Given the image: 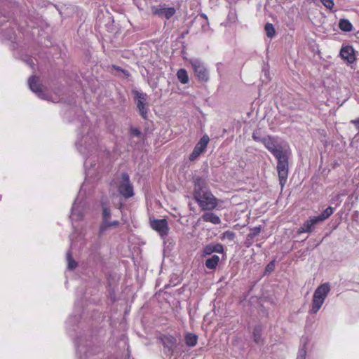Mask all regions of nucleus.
<instances>
[{"label": "nucleus", "instance_id": "nucleus-33", "mask_svg": "<svg viewBox=\"0 0 359 359\" xmlns=\"http://www.w3.org/2000/svg\"><path fill=\"white\" fill-rule=\"evenodd\" d=\"M236 237V233L231 231H226L222 233V240H228L233 241Z\"/></svg>", "mask_w": 359, "mask_h": 359}, {"label": "nucleus", "instance_id": "nucleus-21", "mask_svg": "<svg viewBox=\"0 0 359 359\" xmlns=\"http://www.w3.org/2000/svg\"><path fill=\"white\" fill-rule=\"evenodd\" d=\"M219 262V257L218 255H214L212 257L206 259L205 266L209 269H215Z\"/></svg>", "mask_w": 359, "mask_h": 359}, {"label": "nucleus", "instance_id": "nucleus-43", "mask_svg": "<svg viewBox=\"0 0 359 359\" xmlns=\"http://www.w3.org/2000/svg\"><path fill=\"white\" fill-rule=\"evenodd\" d=\"M201 17H203V18H205V20H207V18H207V15H206L205 14H203H203H201Z\"/></svg>", "mask_w": 359, "mask_h": 359}, {"label": "nucleus", "instance_id": "nucleus-15", "mask_svg": "<svg viewBox=\"0 0 359 359\" xmlns=\"http://www.w3.org/2000/svg\"><path fill=\"white\" fill-rule=\"evenodd\" d=\"M151 226L153 229L158 232L161 237H164L168 235L169 229L165 219H154L151 222Z\"/></svg>", "mask_w": 359, "mask_h": 359}, {"label": "nucleus", "instance_id": "nucleus-41", "mask_svg": "<svg viewBox=\"0 0 359 359\" xmlns=\"http://www.w3.org/2000/svg\"><path fill=\"white\" fill-rule=\"evenodd\" d=\"M218 0H210V3L213 5H216L217 4Z\"/></svg>", "mask_w": 359, "mask_h": 359}, {"label": "nucleus", "instance_id": "nucleus-31", "mask_svg": "<svg viewBox=\"0 0 359 359\" xmlns=\"http://www.w3.org/2000/svg\"><path fill=\"white\" fill-rule=\"evenodd\" d=\"M266 34L269 38H273L275 35L276 31L273 24L267 22L264 27Z\"/></svg>", "mask_w": 359, "mask_h": 359}, {"label": "nucleus", "instance_id": "nucleus-26", "mask_svg": "<svg viewBox=\"0 0 359 359\" xmlns=\"http://www.w3.org/2000/svg\"><path fill=\"white\" fill-rule=\"evenodd\" d=\"M262 327L261 325H257L253 330L254 341L256 344H261Z\"/></svg>", "mask_w": 359, "mask_h": 359}, {"label": "nucleus", "instance_id": "nucleus-14", "mask_svg": "<svg viewBox=\"0 0 359 359\" xmlns=\"http://www.w3.org/2000/svg\"><path fill=\"white\" fill-rule=\"evenodd\" d=\"M339 55L348 64H353L356 60L355 50L351 45H343L341 48Z\"/></svg>", "mask_w": 359, "mask_h": 359}, {"label": "nucleus", "instance_id": "nucleus-38", "mask_svg": "<svg viewBox=\"0 0 359 359\" xmlns=\"http://www.w3.org/2000/svg\"><path fill=\"white\" fill-rule=\"evenodd\" d=\"M202 29L203 32H207L209 29V25L206 22L205 24L202 25Z\"/></svg>", "mask_w": 359, "mask_h": 359}, {"label": "nucleus", "instance_id": "nucleus-23", "mask_svg": "<svg viewBox=\"0 0 359 359\" xmlns=\"http://www.w3.org/2000/svg\"><path fill=\"white\" fill-rule=\"evenodd\" d=\"M177 77L182 84H187L189 83V76L187 70L184 69H180L177 71Z\"/></svg>", "mask_w": 359, "mask_h": 359}, {"label": "nucleus", "instance_id": "nucleus-42", "mask_svg": "<svg viewBox=\"0 0 359 359\" xmlns=\"http://www.w3.org/2000/svg\"><path fill=\"white\" fill-rule=\"evenodd\" d=\"M77 310V308H75V311H74V314H79V313L80 312V309H78V311H76Z\"/></svg>", "mask_w": 359, "mask_h": 359}, {"label": "nucleus", "instance_id": "nucleus-24", "mask_svg": "<svg viewBox=\"0 0 359 359\" xmlns=\"http://www.w3.org/2000/svg\"><path fill=\"white\" fill-rule=\"evenodd\" d=\"M185 343L188 346L194 347L196 345L198 337L195 334L187 333L185 335Z\"/></svg>", "mask_w": 359, "mask_h": 359}, {"label": "nucleus", "instance_id": "nucleus-13", "mask_svg": "<svg viewBox=\"0 0 359 359\" xmlns=\"http://www.w3.org/2000/svg\"><path fill=\"white\" fill-rule=\"evenodd\" d=\"M210 138L207 135H204L194 147L193 151L189 156L191 161H195L207 148Z\"/></svg>", "mask_w": 359, "mask_h": 359}, {"label": "nucleus", "instance_id": "nucleus-18", "mask_svg": "<svg viewBox=\"0 0 359 359\" xmlns=\"http://www.w3.org/2000/svg\"><path fill=\"white\" fill-rule=\"evenodd\" d=\"M81 318L80 314H72L66 321V328L71 334V332H74L76 330V327L77 323H79Z\"/></svg>", "mask_w": 359, "mask_h": 359}, {"label": "nucleus", "instance_id": "nucleus-8", "mask_svg": "<svg viewBox=\"0 0 359 359\" xmlns=\"http://www.w3.org/2000/svg\"><path fill=\"white\" fill-rule=\"evenodd\" d=\"M260 141L275 157L290 149L288 145L278 142L277 139L271 136L263 137Z\"/></svg>", "mask_w": 359, "mask_h": 359}, {"label": "nucleus", "instance_id": "nucleus-11", "mask_svg": "<svg viewBox=\"0 0 359 359\" xmlns=\"http://www.w3.org/2000/svg\"><path fill=\"white\" fill-rule=\"evenodd\" d=\"M135 97L137 100V108L144 119H147L148 107L147 106V95L144 93L135 90L133 92Z\"/></svg>", "mask_w": 359, "mask_h": 359}, {"label": "nucleus", "instance_id": "nucleus-40", "mask_svg": "<svg viewBox=\"0 0 359 359\" xmlns=\"http://www.w3.org/2000/svg\"><path fill=\"white\" fill-rule=\"evenodd\" d=\"M28 63H29V65L32 67H33V65H34V62H33V60H31V59H30V60H28Z\"/></svg>", "mask_w": 359, "mask_h": 359}, {"label": "nucleus", "instance_id": "nucleus-17", "mask_svg": "<svg viewBox=\"0 0 359 359\" xmlns=\"http://www.w3.org/2000/svg\"><path fill=\"white\" fill-rule=\"evenodd\" d=\"M224 246L220 243H210L206 245L202 250V256L210 255L213 252L223 253Z\"/></svg>", "mask_w": 359, "mask_h": 359}, {"label": "nucleus", "instance_id": "nucleus-32", "mask_svg": "<svg viewBox=\"0 0 359 359\" xmlns=\"http://www.w3.org/2000/svg\"><path fill=\"white\" fill-rule=\"evenodd\" d=\"M261 231H262L261 226H255V227L250 229V233L248 235L247 240L248 241L249 239H253L255 237H256L257 236H258L260 233Z\"/></svg>", "mask_w": 359, "mask_h": 359}, {"label": "nucleus", "instance_id": "nucleus-5", "mask_svg": "<svg viewBox=\"0 0 359 359\" xmlns=\"http://www.w3.org/2000/svg\"><path fill=\"white\" fill-rule=\"evenodd\" d=\"M331 287L329 283H325L320 285L314 291L309 313L316 314L321 309L328 294L330 293Z\"/></svg>", "mask_w": 359, "mask_h": 359}, {"label": "nucleus", "instance_id": "nucleus-29", "mask_svg": "<svg viewBox=\"0 0 359 359\" xmlns=\"http://www.w3.org/2000/svg\"><path fill=\"white\" fill-rule=\"evenodd\" d=\"M67 269L74 270L77 266V262L72 258L71 250L67 252Z\"/></svg>", "mask_w": 359, "mask_h": 359}, {"label": "nucleus", "instance_id": "nucleus-30", "mask_svg": "<svg viewBox=\"0 0 359 359\" xmlns=\"http://www.w3.org/2000/svg\"><path fill=\"white\" fill-rule=\"evenodd\" d=\"M129 133L131 138L137 137L138 141L142 140L144 137L142 132L137 128L130 127Z\"/></svg>", "mask_w": 359, "mask_h": 359}, {"label": "nucleus", "instance_id": "nucleus-2", "mask_svg": "<svg viewBox=\"0 0 359 359\" xmlns=\"http://www.w3.org/2000/svg\"><path fill=\"white\" fill-rule=\"evenodd\" d=\"M84 184L82 185L78 196L74 200L70 214V219L72 223L73 233L70 236L71 248L75 245L76 240L80 235L79 225L77 222L83 219L84 217L90 212V205L83 194Z\"/></svg>", "mask_w": 359, "mask_h": 359}, {"label": "nucleus", "instance_id": "nucleus-7", "mask_svg": "<svg viewBox=\"0 0 359 359\" xmlns=\"http://www.w3.org/2000/svg\"><path fill=\"white\" fill-rule=\"evenodd\" d=\"M116 185L118 193L125 199L130 198L134 196L133 185L127 172H122L120 176L116 178Z\"/></svg>", "mask_w": 359, "mask_h": 359}, {"label": "nucleus", "instance_id": "nucleus-19", "mask_svg": "<svg viewBox=\"0 0 359 359\" xmlns=\"http://www.w3.org/2000/svg\"><path fill=\"white\" fill-rule=\"evenodd\" d=\"M175 13V9L173 7H161L154 11V14L166 19H170Z\"/></svg>", "mask_w": 359, "mask_h": 359}, {"label": "nucleus", "instance_id": "nucleus-36", "mask_svg": "<svg viewBox=\"0 0 359 359\" xmlns=\"http://www.w3.org/2000/svg\"><path fill=\"white\" fill-rule=\"evenodd\" d=\"M306 351L304 346L299 350L297 359H306Z\"/></svg>", "mask_w": 359, "mask_h": 359}, {"label": "nucleus", "instance_id": "nucleus-1", "mask_svg": "<svg viewBox=\"0 0 359 359\" xmlns=\"http://www.w3.org/2000/svg\"><path fill=\"white\" fill-rule=\"evenodd\" d=\"M76 147L84 158L86 178H95L104 169V160H107L109 151L100 144L94 130L84 121L78 132L75 142Z\"/></svg>", "mask_w": 359, "mask_h": 359}, {"label": "nucleus", "instance_id": "nucleus-35", "mask_svg": "<svg viewBox=\"0 0 359 359\" xmlns=\"http://www.w3.org/2000/svg\"><path fill=\"white\" fill-rule=\"evenodd\" d=\"M323 5L329 10H332L334 6V0H320Z\"/></svg>", "mask_w": 359, "mask_h": 359}, {"label": "nucleus", "instance_id": "nucleus-39", "mask_svg": "<svg viewBox=\"0 0 359 359\" xmlns=\"http://www.w3.org/2000/svg\"><path fill=\"white\" fill-rule=\"evenodd\" d=\"M352 123L355 125L356 128L359 130V118L353 121Z\"/></svg>", "mask_w": 359, "mask_h": 359}, {"label": "nucleus", "instance_id": "nucleus-4", "mask_svg": "<svg viewBox=\"0 0 359 359\" xmlns=\"http://www.w3.org/2000/svg\"><path fill=\"white\" fill-rule=\"evenodd\" d=\"M77 359H90L99 351V347L94 344L92 338L79 336L74 341Z\"/></svg>", "mask_w": 359, "mask_h": 359}, {"label": "nucleus", "instance_id": "nucleus-10", "mask_svg": "<svg viewBox=\"0 0 359 359\" xmlns=\"http://www.w3.org/2000/svg\"><path fill=\"white\" fill-rule=\"evenodd\" d=\"M101 205L102 209V222L99 230L100 236L104 234L109 228L118 226L120 224L118 220L109 221L111 210L104 201H102Z\"/></svg>", "mask_w": 359, "mask_h": 359}, {"label": "nucleus", "instance_id": "nucleus-20", "mask_svg": "<svg viewBox=\"0 0 359 359\" xmlns=\"http://www.w3.org/2000/svg\"><path fill=\"white\" fill-rule=\"evenodd\" d=\"M202 219L204 222H210L213 224H219L221 223L219 217L212 212H205L202 215Z\"/></svg>", "mask_w": 359, "mask_h": 359}, {"label": "nucleus", "instance_id": "nucleus-34", "mask_svg": "<svg viewBox=\"0 0 359 359\" xmlns=\"http://www.w3.org/2000/svg\"><path fill=\"white\" fill-rule=\"evenodd\" d=\"M346 194V193L337 194L334 198H332L331 203H335L336 206H338L341 203V198L342 196H344Z\"/></svg>", "mask_w": 359, "mask_h": 359}, {"label": "nucleus", "instance_id": "nucleus-44", "mask_svg": "<svg viewBox=\"0 0 359 359\" xmlns=\"http://www.w3.org/2000/svg\"><path fill=\"white\" fill-rule=\"evenodd\" d=\"M252 137H253V139H254L255 140H258V139L255 137V135H253V136H252Z\"/></svg>", "mask_w": 359, "mask_h": 359}, {"label": "nucleus", "instance_id": "nucleus-3", "mask_svg": "<svg viewBox=\"0 0 359 359\" xmlns=\"http://www.w3.org/2000/svg\"><path fill=\"white\" fill-rule=\"evenodd\" d=\"M193 196L203 210H211L217 206V199L212 194L206 180L203 178L195 179Z\"/></svg>", "mask_w": 359, "mask_h": 359}, {"label": "nucleus", "instance_id": "nucleus-28", "mask_svg": "<svg viewBox=\"0 0 359 359\" xmlns=\"http://www.w3.org/2000/svg\"><path fill=\"white\" fill-rule=\"evenodd\" d=\"M237 21V14L235 10L230 9L226 22H225V25H231L233 24H235Z\"/></svg>", "mask_w": 359, "mask_h": 359}, {"label": "nucleus", "instance_id": "nucleus-12", "mask_svg": "<svg viewBox=\"0 0 359 359\" xmlns=\"http://www.w3.org/2000/svg\"><path fill=\"white\" fill-rule=\"evenodd\" d=\"M28 85L30 90L34 93L38 97L45 100H49V95L42 89L39 79L38 77L35 76H31L28 80Z\"/></svg>", "mask_w": 359, "mask_h": 359}, {"label": "nucleus", "instance_id": "nucleus-37", "mask_svg": "<svg viewBox=\"0 0 359 359\" xmlns=\"http://www.w3.org/2000/svg\"><path fill=\"white\" fill-rule=\"evenodd\" d=\"M274 268V261L271 262L267 266H266V270L268 271H271L273 270Z\"/></svg>", "mask_w": 359, "mask_h": 359}, {"label": "nucleus", "instance_id": "nucleus-25", "mask_svg": "<svg viewBox=\"0 0 359 359\" xmlns=\"http://www.w3.org/2000/svg\"><path fill=\"white\" fill-rule=\"evenodd\" d=\"M334 212V208L331 206L327 207L320 215L316 216L318 222H323L331 216Z\"/></svg>", "mask_w": 359, "mask_h": 359}, {"label": "nucleus", "instance_id": "nucleus-27", "mask_svg": "<svg viewBox=\"0 0 359 359\" xmlns=\"http://www.w3.org/2000/svg\"><path fill=\"white\" fill-rule=\"evenodd\" d=\"M163 345L169 349H172L176 344V339L172 336H166L163 339Z\"/></svg>", "mask_w": 359, "mask_h": 359}, {"label": "nucleus", "instance_id": "nucleus-16", "mask_svg": "<svg viewBox=\"0 0 359 359\" xmlns=\"http://www.w3.org/2000/svg\"><path fill=\"white\" fill-rule=\"evenodd\" d=\"M319 223L316 216L309 217L303 225L297 230V234L312 232L316 225Z\"/></svg>", "mask_w": 359, "mask_h": 359}, {"label": "nucleus", "instance_id": "nucleus-6", "mask_svg": "<svg viewBox=\"0 0 359 359\" xmlns=\"http://www.w3.org/2000/svg\"><path fill=\"white\" fill-rule=\"evenodd\" d=\"M290 149H289L286 151L275 157L278 161L277 172L279 178V183L282 189L284 187L288 176V159L290 156Z\"/></svg>", "mask_w": 359, "mask_h": 359}, {"label": "nucleus", "instance_id": "nucleus-9", "mask_svg": "<svg viewBox=\"0 0 359 359\" xmlns=\"http://www.w3.org/2000/svg\"><path fill=\"white\" fill-rule=\"evenodd\" d=\"M189 63L193 69L196 79L202 82H207L210 79L209 70L207 65L198 58H192Z\"/></svg>", "mask_w": 359, "mask_h": 359}, {"label": "nucleus", "instance_id": "nucleus-22", "mask_svg": "<svg viewBox=\"0 0 359 359\" xmlns=\"http://www.w3.org/2000/svg\"><path fill=\"white\" fill-rule=\"evenodd\" d=\"M339 27L343 32H351L353 29V25L351 22L347 19H341L339 22Z\"/></svg>", "mask_w": 359, "mask_h": 359}]
</instances>
